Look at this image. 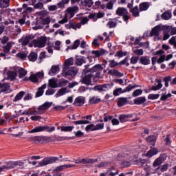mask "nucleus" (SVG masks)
Listing matches in <instances>:
<instances>
[{"label": "nucleus", "mask_w": 176, "mask_h": 176, "mask_svg": "<svg viewBox=\"0 0 176 176\" xmlns=\"http://www.w3.org/2000/svg\"><path fill=\"white\" fill-rule=\"evenodd\" d=\"M90 65H87L85 66L84 72L85 74H92V75H94L96 78H100L101 75V72H102V69H104V67H102V65L100 64H98L94 65L92 68H88Z\"/></svg>", "instance_id": "1"}, {"label": "nucleus", "mask_w": 176, "mask_h": 176, "mask_svg": "<svg viewBox=\"0 0 176 176\" xmlns=\"http://www.w3.org/2000/svg\"><path fill=\"white\" fill-rule=\"evenodd\" d=\"M76 74H78V68L76 67H63L62 75L67 78V76H76Z\"/></svg>", "instance_id": "2"}, {"label": "nucleus", "mask_w": 176, "mask_h": 176, "mask_svg": "<svg viewBox=\"0 0 176 176\" xmlns=\"http://www.w3.org/2000/svg\"><path fill=\"white\" fill-rule=\"evenodd\" d=\"M54 130H56V127L52 126L50 128L49 126L45 125L36 126L32 130L28 131V133H29L30 134H32L34 133H41L42 131H47L48 133H52V131H54Z\"/></svg>", "instance_id": "3"}, {"label": "nucleus", "mask_w": 176, "mask_h": 176, "mask_svg": "<svg viewBox=\"0 0 176 176\" xmlns=\"http://www.w3.org/2000/svg\"><path fill=\"white\" fill-rule=\"evenodd\" d=\"M53 102H45L42 105L39 106L37 109L35 111L36 112L37 115H43V113H45L50 107H52Z\"/></svg>", "instance_id": "4"}, {"label": "nucleus", "mask_w": 176, "mask_h": 176, "mask_svg": "<svg viewBox=\"0 0 176 176\" xmlns=\"http://www.w3.org/2000/svg\"><path fill=\"white\" fill-rule=\"evenodd\" d=\"M58 160V157H48L47 158H44L39 163V166L43 167V166H47V164H52V163H56Z\"/></svg>", "instance_id": "5"}, {"label": "nucleus", "mask_w": 176, "mask_h": 176, "mask_svg": "<svg viewBox=\"0 0 176 176\" xmlns=\"http://www.w3.org/2000/svg\"><path fill=\"white\" fill-rule=\"evenodd\" d=\"M21 163L17 162V161H9L6 163V165H3L2 168L3 171H6V170H12V168H16L18 166H21Z\"/></svg>", "instance_id": "6"}, {"label": "nucleus", "mask_w": 176, "mask_h": 176, "mask_svg": "<svg viewBox=\"0 0 176 176\" xmlns=\"http://www.w3.org/2000/svg\"><path fill=\"white\" fill-rule=\"evenodd\" d=\"M47 38L45 36H41L36 40L33 41V45L34 47H45L46 45Z\"/></svg>", "instance_id": "7"}, {"label": "nucleus", "mask_w": 176, "mask_h": 176, "mask_svg": "<svg viewBox=\"0 0 176 176\" xmlns=\"http://www.w3.org/2000/svg\"><path fill=\"white\" fill-rule=\"evenodd\" d=\"M91 79H96L94 74L91 73L85 74V76L81 80L82 83L87 85V86L91 85Z\"/></svg>", "instance_id": "8"}, {"label": "nucleus", "mask_w": 176, "mask_h": 176, "mask_svg": "<svg viewBox=\"0 0 176 176\" xmlns=\"http://www.w3.org/2000/svg\"><path fill=\"white\" fill-rule=\"evenodd\" d=\"M136 87H137L136 85H129L124 90H122V88H118L113 91V94L115 96H119V94H122V93H126V91H131V90H133V89H135Z\"/></svg>", "instance_id": "9"}, {"label": "nucleus", "mask_w": 176, "mask_h": 176, "mask_svg": "<svg viewBox=\"0 0 176 176\" xmlns=\"http://www.w3.org/2000/svg\"><path fill=\"white\" fill-rule=\"evenodd\" d=\"M79 10V8L78 6H74V7H69L66 11H65V15L68 16L69 19H72L74 16H75V14L76 12Z\"/></svg>", "instance_id": "10"}, {"label": "nucleus", "mask_w": 176, "mask_h": 176, "mask_svg": "<svg viewBox=\"0 0 176 176\" xmlns=\"http://www.w3.org/2000/svg\"><path fill=\"white\" fill-rule=\"evenodd\" d=\"M32 39H34V36L32 34L23 36L19 40V43H21L22 46H27V45H28L30 41H32Z\"/></svg>", "instance_id": "11"}, {"label": "nucleus", "mask_w": 176, "mask_h": 176, "mask_svg": "<svg viewBox=\"0 0 176 176\" xmlns=\"http://www.w3.org/2000/svg\"><path fill=\"white\" fill-rule=\"evenodd\" d=\"M42 78H43V73L38 72L36 74H32L29 79L31 82H33V83H38L39 79H42Z\"/></svg>", "instance_id": "12"}, {"label": "nucleus", "mask_w": 176, "mask_h": 176, "mask_svg": "<svg viewBox=\"0 0 176 176\" xmlns=\"http://www.w3.org/2000/svg\"><path fill=\"white\" fill-rule=\"evenodd\" d=\"M131 118H133V114L121 115L119 117V119H120V122H121V123H124L125 122H129V120H131V122H135V120H138V119L131 120Z\"/></svg>", "instance_id": "13"}, {"label": "nucleus", "mask_w": 176, "mask_h": 176, "mask_svg": "<svg viewBox=\"0 0 176 176\" xmlns=\"http://www.w3.org/2000/svg\"><path fill=\"white\" fill-rule=\"evenodd\" d=\"M166 157H167V155L166 154H162L158 158H157L153 164V167H157V166H160L164 160H166Z\"/></svg>", "instance_id": "14"}, {"label": "nucleus", "mask_w": 176, "mask_h": 176, "mask_svg": "<svg viewBox=\"0 0 176 176\" xmlns=\"http://www.w3.org/2000/svg\"><path fill=\"white\" fill-rule=\"evenodd\" d=\"M160 32V26L157 25L152 28L149 36H159Z\"/></svg>", "instance_id": "15"}, {"label": "nucleus", "mask_w": 176, "mask_h": 176, "mask_svg": "<svg viewBox=\"0 0 176 176\" xmlns=\"http://www.w3.org/2000/svg\"><path fill=\"white\" fill-rule=\"evenodd\" d=\"M85 104V98L83 96H78L74 100V105L76 107H82Z\"/></svg>", "instance_id": "16"}, {"label": "nucleus", "mask_w": 176, "mask_h": 176, "mask_svg": "<svg viewBox=\"0 0 176 176\" xmlns=\"http://www.w3.org/2000/svg\"><path fill=\"white\" fill-rule=\"evenodd\" d=\"M128 12H129V11L125 8L119 7L116 10V14L118 16H124V14H127Z\"/></svg>", "instance_id": "17"}, {"label": "nucleus", "mask_w": 176, "mask_h": 176, "mask_svg": "<svg viewBox=\"0 0 176 176\" xmlns=\"http://www.w3.org/2000/svg\"><path fill=\"white\" fill-rule=\"evenodd\" d=\"M131 162L132 160L131 158L122 160L120 163V166H122L124 168L130 167V166H131Z\"/></svg>", "instance_id": "18"}, {"label": "nucleus", "mask_w": 176, "mask_h": 176, "mask_svg": "<svg viewBox=\"0 0 176 176\" xmlns=\"http://www.w3.org/2000/svg\"><path fill=\"white\" fill-rule=\"evenodd\" d=\"M97 162H98V159H90V158L82 159V164H93V163H97Z\"/></svg>", "instance_id": "19"}, {"label": "nucleus", "mask_w": 176, "mask_h": 176, "mask_svg": "<svg viewBox=\"0 0 176 176\" xmlns=\"http://www.w3.org/2000/svg\"><path fill=\"white\" fill-rule=\"evenodd\" d=\"M70 91H71L68 89V87H63L58 91L56 96L58 97H61V96H64V94H67V93H69Z\"/></svg>", "instance_id": "20"}, {"label": "nucleus", "mask_w": 176, "mask_h": 176, "mask_svg": "<svg viewBox=\"0 0 176 176\" xmlns=\"http://www.w3.org/2000/svg\"><path fill=\"white\" fill-rule=\"evenodd\" d=\"M108 74L111 75V76H118V78H120L123 76V74L120 73L119 71L116 69H111L108 72Z\"/></svg>", "instance_id": "21"}, {"label": "nucleus", "mask_w": 176, "mask_h": 176, "mask_svg": "<svg viewBox=\"0 0 176 176\" xmlns=\"http://www.w3.org/2000/svg\"><path fill=\"white\" fill-rule=\"evenodd\" d=\"M91 54H94V57L96 58H98L99 57H101V56L105 54V50H93L91 52Z\"/></svg>", "instance_id": "22"}, {"label": "nucleus", "mask_w": 176, "mask_h": 176, "mask_svg": "<svg viewBox=\"0 0 176 176\" xmlns=\"http://www.w3.org/2000/svg\"><path fill=\"white\" fill-rule=\"evenodd\" d=\"M10 90V85L9 84H2L0 82V91L1 93H5L6 91H9Z\"/></svg>", "instance_id": "23"}, {"label": "nucleus", "mask_w": 176, "mask_h": 176, "mask_svg": "<svg viewBox=\"0 0 176 176\" xmlns=\"http://www.w3.org/2000/svg\"><path fill=\"white\" fill-rule=\"evenodd\" d=\"M146 102V98L145 97H138L133 100L134 104L136 105H142Z\"/></svg>", "instance_id": "24"}, {"label": "nucleus", "mask_w": 176, "mask_h": 176, "mask_svg": "<svg viewBox=\"0 0 176 176\" xmlns=\"http://www.w3.org/2000/svg\"><path fill=\"white\" fill-rule=\"evenodd\" d=\"M46 84H44L40 87L36 94V97H41V96H43V93L45 92V89H46Z\"/></svg>", "instance_id": "25"}, {"label": "nucleus", "mask_w": 176, "mask_h": 176, "mask_svg": "<svg viewBox=\"0 0 176 176\" xmlns=\"http://www.w3.org/2000/svg\"><path fill=\"white\" fill-rule=\"evenodd\" d=\"M57 72H60V67L58 65H53L49 72V75H56Z\"/></svg>", "instance_id": "26"}, {"label": "nucleus", "mask_w": 176, "mask_h": 176, "mask_svg": "<svg viewBox=\"0 0 176 176\" xmlns=\"http://www.w3.org/2000/svg\"><path fill=\"white\" fill-rule=\"evenodd\" d=\"M48 86L52 87V89H56L58 87V84H57V80L54 78H52L49 80Z\"/></svg>", "instance_id": "27"}, {"label": "nucleus", "mask_w": 176, "mask_h": 176, "mask_svg": "<svg viewBox=\"0 0 176 176\" xmlns=\"http://www.w3.org/2000/svg\"><path fill=\"white\" fill-rule=\"evenodd\" d=\"M171 10H168L164 12L162 15H161V18L162 19V20H170V19H171Z\"/></svg>", "instance_id": "28"}, {"label": "nucleus", "mask_w": 176, "mask_h": 176, "mask_svg": "<svg viewBox=\"0 0 176 176\" xmlns=\"http://www.w3.org/2000/svg\"><path fill=\"white\" fill-rule=\"evenodd\" d=\"M140 63L143 64V65H148V64H151V60L148 56H142L140 60Z\"/></svg>", "instance_id": "29"}, {"label": "nucleus", "mask_w": 176, "mask_h": 176, "mask_svg": "<svg viewBox=\"0 0 176 176\" xmlns=\"http://www.w3.org/2000/svg\"><path fill=\"white\" fill-rule=\"evenodd\" d=\"M157 153H159V150H157L156 148H154L147 152L146 156L148 157H152V156H155V155H157Z\"/></svg>", "instance_id": "30"}, {"label": "nucleus", "mask_w": 176, "mask_h": 176, "mask_svg": "<svg viewBox=\"0 0 176 176\" xmlns=\"http://www.w3.org/2000/svg\"><path fill=\"white\" fill-rule=\"evenodd\" d=\"M98 102H101V99L97 98L96 96H93L89 98V103L91 105H94V104H98Z\"/></svg>", "instance_id": "31"}, {"label": "nucleus", "mask_w": 176, "mask_h": 176, "mask_svg": "<svg viewBox=\"0 0 176 176\" xmlns=\"http://www.w3.org/2000/svg\"><path fill=\"white\" fill-rule=\"evenodd\" d=\"M7 76L10 80H14V79H16V77L17 76V73L16 72L9 71L7 73Z\"/></svg>", "instance_id": "32"}, {"label": "nucleus", "mask_w": 176, "mask_h": 176, "mask_svg": "<svg viewBox=\"0 0 176 176\" xmlns=\"http://www.w3.org/2000/svg\"><path fill=\"white\" fill-rule=\"evenodd\" d=\"M24 94H25V92L24 91H20L19 93H18L13 99V102H16L17 101H20V100H21L23 97H24Z\"/></svg>", "instance_id": "33"}, {"label": "nucleus", "mask_w": 176, "mask_h": 176, "mask_svg": "<svg viewBox=\"0 0 176 176\" xmlns=\"http://www.w3.org/2000/svg\"><path fill=\"white\" fill-rule=\"evenodd\" d=\"M10 49H12V43L8 42L6 45L3 46V52L5 54L9 53L10 52Z\"/></svg>", "instance_id": "34"}, {"label": "nucleus", "mask_w": 176, "mask_h": 176, "mask_svg": "<svg viewBox=\"0 0 176 176\" xmlns=\"http://www.w3.org/2000/svg\"><path fill=\"white\" fill-rule=\"evenodd\" d=\"M68 80H65L64 78L60 79L58 82V87H65L67 85H68Z\"/></svg>", "instance_id": "35"}, {"label": "nucleus", "mask_w": 176, "mask_h": 176, "mask_svg": "<svg viewBox=\"0 0 176 176\" xmlns=\"http://www.w3.org/2000/svg\"><path fill=\"white\" fill-rule=\"evenodd\" d=\"M107 174H109V176L118 175L119 174V170H115V168H109L107 170Z\"/></svg>", "instance_id": "36"}, {"label": "nucleus", "mask_w": 176, "mask_h": 176, "mask_svg": "<svg viewBox=\"0 0 176 176\" xmlns=\"http://www.w3.org/2000/svg\"><path fill=\"white\" fill-rule=\"evenodd\" d=\"M127 104V98H120L118 101V107H123V105H126Z\"/></svg>", "instance_id": "37"}, {"label": "nucleus", "mask_w": 176, "mask_h": 176, "mask_svg": "<svg viewBox=\"0 0 176 176\" xmlns=\"http://www.w3.org/2000/svg\"><path fill=\"white\" fill-rule=\"evenodd\" d=\"M19 70V77L20 78H24V76H25V75H27V71L25 70L23 68H20L19 69V67H16V71Z\"/></svg>", "instance_id": "38"}, {"label": "nucleus", "mask_w": 176, "mask_h": 176, "mask_svg": "<svg viewBox=\"0 0 176 176\" xmlns=\"http://www.w3.org/2000/svg\"><path fill=\"white\" fill-rule=\"evenodd\" d=\"M28 58L30 61L34 62L38 60V54L35 52H32L28 56Z\"/></svg>", "instance_id": "39"}, {"label": "nucleus", "mask_w": 176, "mask_h": 176, "mask_svg": "<svg viewBox=\"0 0 176 176\" xmlns=\"http://www.w3.org/2000/svg\"><path fill=\"white\" fill-rule=\"evenodd\" d=\"M93 3V0H83L82 1V6H87V8H91Z\"/></svg>", "instance_id": "40"}, {"label": "nucleus", "mask_w": 176, "mask_h": 176, "mask_svg": "<svg viewBox=\"0 0 176 176\" xmlns=\"http://www.w3.org/2000/svg\"><path fill=\"white\" fill-rule=\"evenodd\" d=\"M95 90H98V91H107L108 88L107 87V85H98L94 87Z\"/></svg>", "instance_id": "41"}, {"label": "nucleus", "mask_w": 176, "mask_h": 176, "mask_svg": "<svg viewBox=\"0 0 176 176\" xmlns=\"http://www.w3.org/2000/svg\"><path fill=\"white\" fill-rule=\"evenodd\" d=\"M132 16L133 17H138L140 16V10H138V6L134 7L131 10Z\"/></svg>", "instance_id": "42"}, {"label": "nucleus", "mask_w": 176, "mask_h": 176, "mask_svg": "<svg viewBox=\"0 0 176 176\" xmlns=\"http://www.w3.org/2000/svg\"><path fill=\"white\" fill-rule=\"evenodd\" d=\"M170 32L168 31V29H167V28H166L164 30V32H163V41H167V39H168L170 38Z\"/></svg>", "instance_id": "43"}, {"label": "nucleus", "mask_w": 176, "mask_h": 176, "mask_svg": "<svg viewBox=\"0 0 176 176\" xmlns=\"http://www.w3.org/2000/svg\"><path fill=\"white\" fill-rule=\"evenodd\" d=\"M31 141L35 142V144H41L42 142V136H34L30 138Z\"/></svg>", "instance_id": "44"}, {"label": "nucleus", "mask_w": 176, "mask_h": 176, "mask_svg": "<svg viewBox=\"0 0 176 176\" xmlns=\"http://www.w3.org/2000/svg\"><path fill=\"white\" fill-rule=\"evenodd\" d=\"M148 8H149V3H142L140 5V10L141 12L144 10H148Z\"/></svg>", "instance_id": "45"}, {"label": "nucleus", "mask_w": 176, "mask_h": 176, "mask_svg": "<svg viewBox=\"0 0 176 176\" xmlns=\"http://www.w3.org/2000/svg\"><path fill=\"white\" fill-rule=\"evenodd\" d=\"M10 0H0V8H8Z\"/></svg>", "instance_id": "46"}, {"label": "nucleus", "mask_w": 176, "mask_h": 176, "mask_svg": "<svg viewBox=\"0 0 176 176\" xmlns=\"http://www.w3.org/2000/svg\"><path fill=\"white\" fill-rule=\"evenodd\" d=\"M157 85L151 87V90L156 91L160 90V89H162L163 87V84H162V80H157Z\"/></svg>", "instance_id": "47"}, {"label": "nucleus", "mask_w": 176, "mask_h": 176, "mask_svg": "<svg viewBox=\"0 0 176 176\" xmlns=\"http://www.w3.org/2000/svg\"><path fill=\"white\" fill-rule=\"evenodd\" d=\"M166 28L168 30L170 35H176V27L166 26Z\"/></svg>", "instance_id": "48"}, {"label": "nucleus", "mask_w": 176, "mask_h": 176, "mask_svg": "<svg viewBox=\"0 0 176 176\" xmlns=\"http://www.w3.org/2000/svg\"><path fill=\"white\" fill-rule=\"evenodd\" d=\"M70 65H74V58H70L65 61L64 67L69 68L68 67H70Z\"/></svg>", "instance_id": "49"}, {"label": "nucleus", "mask_w": 176, "mask_h": 176, "mask_svg": "<svg viewBox=\"0 0 176 176\" xmlns=\"http://www.w3.org/2000/svg\"><path fill=\"white\" fill-rule=\"evenodd\" d=\"M157 137L155 135H150L148 138H146V142H151L152 144H155L156 142Z\"/></svg>", "instance_id": "50"}, {"label": "nucleus", "mask_w": 176, "mask_h": 176, "mask_svg": "<svg viewBox=\"0 0 176 176\" xmlns=\"http://www.w3.org/2000/svg\"><path fill=\"white\" fill-rule=\"evenodd\" d=\"M133 52L136 56H142L144 54V50L142 49H133Z\"/></svg>", "instance_id": "51"}, {"label": "nucleus", "mask_w": 176, "mask_h": 176, "mask_svg": "<svg viewBox=\"0 0 176 176\" xmlns=\"http://www.w3.org/2000/svg\"><path fill=\"white\" fill-rule=\"evenodd\" d=\"M85 63H86V60L83 58H78L76 60V65L80 66Z\"/></svg>", "instance_id": "52"}, {"label": "nucleus", "mask_w": 176, "mask_h": 176, "mask_svg": "<svg viewBox=\"0 0 176 176\" xmlns=\"http://www.w3.org/2000/svg\"><path fill=\"white\" fill-rule=\"evenodd\" d=\"M119 65V63H118L115 60H109V67L110 68H113L115 67H118Z\"/></svg>", "instance_id": "53"}, {"label": "nucleus", "mask_w": 176, "mask_h": 176, "mask_svg": "<svg viewBox=\"0 0 176 176\" xmlns=\"http://www.w3.org/2000/svg\"><path fill=\"white\" fill-rule=\"evenodd\" d=\"M16 57L21 58V60H25V58H27V54L24 52H19L16 54Z\"/></svg>", "instance_id": "54"}, {"label": "nucleus", "mask_w": 176, "mask_h": 176, "mask_svg": "<svg viewBox=\"0 0 176 176\" xmlns=\"http://www.w3.org/2000/svg\"><path fill=\"white\" fill-rule=\"evenodd\" d=\"M118 24V22L114 21H109L107 23V27H109V28H115V27H116Z\"/></svg>", "instance_id": "55"}, {"label": "nucleus", "mask_w": 176, "mask_h": 176, "mask_svg": "<svg viewBox=\"0 0 176 176\" xmlns=\"http://www.w3.org/2000/svg\"><path fill=\"white\" fill-rule=\"evenodd\" d=\"M170 97H171V94H163L160 98V100L161 101H166V100H167V98H170Z\"/></svg>", "instance_id": "56"}, {"label": "nucleus", "mask_w": 176, "mask_h": 176, "mask_svg": "<svg viewBox=\"0 0 176 176\" xmlns=\"http://www.w3.org/2000/svg\"><path fill=\"white\" fill-rule=\"evenodd\" d=\"M79 45H80V41L79 40H76L73 45L71 47V49L72 50H75V49H78V47H79Z\"/></svg>", "instance_id": "57"}, {"label": "nucleus", "mask_w": 176, "mask_h": 176, "mask_svg": "<svg viewBox=\"0 0 176 176\" xmlns=\"http://www.w3.org/2000/svg\"><path fill=\"white\" fill-rule=\"evenodd\" d=\"M160 97V94H149L148 96V100H157Z\"/></svg>", "instance_id": "58"}, {"label": "nucleus", "mask_w": 176, "mask_h": 176, "mask_svg": "<svg viewBox=\"0 0 176 176\" xmlns=\"http://www.w3.org/2000/svg\"><path fill=\"white\" fill-rule=\"evenodd\" d=\"M85 130L87 131H90V130L91 131H96V126L93 124H91L86 126Z\"/></svg>", "instance_id": "59"}, {"label": "nucleus", "mask_w": 176, "mask_h": 176, "mask_svg": "<svg viewBox=\"0 0 176 176\" xmlns=\"http://www.w3.org/2000/svg\"><path fill=\"white\" fill-rule=\"evenodd\" d=\"M61 131H71L72 130H74V126H61L60 127Z\"/></svg>", "instance_id": "60"}, {"label": "nucleus", "mask_w": 176, "mask_h": 176, "mask_svg": "<svg viewBox=\"0 0 176 176\" xmlns=\"http://www.w3.org/2000/svg\"><path fill=\"white\" fill-rule=\"evenodd\" d=\"M0 41L2 45H5L6 43H8V42L9 41V37L7 36H4L0 38Z\"/></svg>", "instance_id": "61"}, {"label": "nucleus", "mask_w": 176, "mask_h": 176, "mask_svg": "<svg viewBox=\"0 0 176 176\" xmlns=\"http://www.w3.org/2000/svg\"><path fill=\"white\" fill-rule=\"evenodd\" d=\"M100 45H101V43H100L98 38H94L92 41V46H94V47H98V46H100Z\"/></svg>", "instance_id": "62"}, {"label": "nucleus", "mask_w": 176, "mask_h": 176, "mask_svg": "<svg viewBox=\"0 0 176 176\" xmlns=\"http://www.w3.org/2000/svg\"><path fill=\"white\" fill-rule=\"evenodd\" d=\"M141 94H142V90L136 89L133 92L132 96L133 97H138V96H140Z\"/></svg>", "instance_id": "63"}, {"label": "nucleus", "mask_w": 176, "mask_h": 176, "mask_svg": "<svg viewBox=\"0 0 176 176\" xmlns=\"http://www.w3.org/2000/svg\"><path fill=\"white\" fill-rule=\"evenodd\" d=\"M34 9H39L40 10H42L43 9V3L38 2L34 4Z\"/></svg>", "instance_id": "64"}]
</instances>
